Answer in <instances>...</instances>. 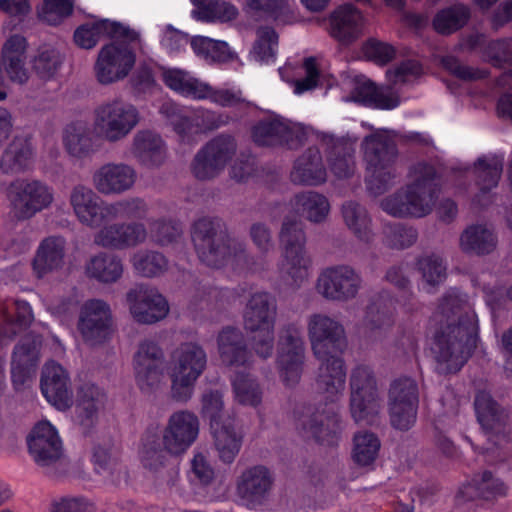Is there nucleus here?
<instances>
[{"label":"nucleus","instance_id":"1","mask_svg":"<svg viewBox=\"0 0 512 512\" xmlns=\"http://www.w3.org/2000/svg\"><path fill=\"white\" fill-rule=\"evenodd\" d=\"M431 352L442 372H456L468 360L478 340L477 315L463 295L452 293L431 317Z\"/></svg>","mask_w":512,"mask_h":512},{"label":"nucleus","instance_id":"2","mask_svg":"<svg viewBox=\"0 0 512 512\" xmlns=\"http://www.w3.org/2000/svg\"><path fill=\"white\" fill-rule=\"evenodd\" d=\"M191 238L199 259L220 268L228 263L246 262L245 244L230 236L226 223L218 217H202L194 222Z\"/></svg>","mask_w":512,"mask_h":512},{"label":"nucleus","instance_id":"3","mask_svg":"<svg viewBox=\"0 0 512 512\" xmlns=\"http://www.w3.org/2000/svg\"><path fill=\"white\" fill-rule=\"evenodd\" d=\"M437 190L435 169L420 163L411 169L408 184L382 200L381 207L392 216L423 217L432 211Z\"/></svg>","mask_w":512,"mask_h":512},{"label":"nucleus","instance_id":"4","mask_svg":"<svg viewBox=\"0 0 512 512\" xmlns=\"http://www.w3.org/2000/svg\"><path fill=\"white\" fill-rule=\"evenodd\" d=\"M346 347L343 326L333 319H322V401L334 404L345 389L346 366L341 355Z\"/></svg>","mask_w":512,"mask_h":512},{"label":"nucleus","instance_id":"5","mask_svg":"<svg viewBox=\"0 0 512 512\" xmlns=\"http://www.w3.org/2000/svg\"><path fill=\"white\" fill-rule=\"evenodd\" d=\"M367 165L366 182L374 195L385 192L396 177L397 149L394 136L387 130H376L364 138L362 143Z\"/></svg>","mask_w":512,"mask_h":512},{"label":"nucleus","instance_id":"6","mask_svg":"<svg viewBox=\"0 0 512 512\" xmlns=\"http://www.w3.org/2000/svg\"><path fill=\"white\" fill-rule=\"evenodd\" d=\"M139 121V111L134 105L113 99L95 108L93 132L108 143H117L125 139Z\"/></svg>","mask_w":512,"mask_h":512},{"label":"nucleus","instance_id":"7","mask_svg":"<svg viewBox=\"0 0 512 512\" xmlns=\"http://www.w3.org/2000/svg\"><path fill=\"white\" fill-rule=\"evenodd\" d=\"M114 41L103 46L94 65L97 81L109 85L125 79L135 65V49L140 47V35L130 41L126 37H113Z\"/></svg>","mask_w":512,"mask_h":512},{"label":"nucleus","instance_id":"8","mask_svg":"<svg viewBox=\"0 0 512 512\" xmlns=\"http://www.w3.org/2000/svg\"><path fill=\"white\" fill-rule=\"evenodd\" d=\"M305 234L302 223L284 218L279 233L283 260L280 265L282 278L291 286H299L308 277L307 261L304 257Z\"/></svg>","mask_w":512,"mask_h":512},{"label":"nucleus","instance_id":"9","mask_svg":"<svg viewBox=\"0 0 512 512\" xmlns=\"http://www.w3.org/2000/svg\"><path fill=\"white\" fill-rule=\"evenodd\" d=\"M207 365V354L202 346L193 342L181 344L172 354V396L186 401L191 389Z\"/></svg>","mask_w":512,"mask_h":512},{"label":"nucleus","instance_id":"10","mask_svg":"<svg viewBox=\"0 0 512 512\" xmlns=\"http://www.w3.org/2000/svg\"><path fill=\"white\" fill-rule=\"evenodd\" d=\"M8 197L18 220H27L48 208L53 202V190L35 179H17L8 188Z\"/></svg>","mask_w":512,"mask_h":512},{"label":"nucleus","instance_id":"11","mask_svg":"<svg viewBox=\"0 0 512 512\" xmlns=\"http://www.w3.org/2000/svg\"><path fill=\"white\" fill-rule=\"evenodd\" d=\"M237 150L235 139L220 134L208 141L194 156L191 172L198 180H211L217 177L233 158Z\"/></svg>","mask_w":512,"mask_h":512},{"label":"nucleus","instance_id":"12","mask_svg":"<svg viewBox=\"0 0 512 512\" xmlns=\"http://www.w3.org/2000/svg\"><path fill=\"white\" fill-rule=\"evenodd\" d=\"M419 402L417 383L402 377L391 383L388 393V411L391 425L398 430H408L416 422Z\"/></svg>","mask_w":512,"mask_h":512},{"label":"nucleus","instance_id":"13","mask_svg":"<svg viewBox=\"0 0 512 512\" xmlns=\"http://www.w3.org/2000/svg\"><path fill=\"white\" fill-rule=\"evenodd\" d=\"M275 478L263 465L245 469L236 481V495L240 503L251 510L267 505L271 499Z\"/></svg>","mask_w":512,"mask_h":512},{"label":"nucleus","instance_id":"14","mask_svg":"<svg viewBox=\"0 0 512 512\" xmlns=\"http://www.w3.org/2000/svg\"><path fill=\"white\" fill-rule=\"evenodd\" d=\"M304 359L303 342L295 324L284 326L279 334L277 368L281 380L293 386L300 380Z\"/></svg>","mask_w":512,"mask_h":512},{"label":"nucleus","instance_id":"15","mask_svg":"<svg viewBox=\"0 0 512 512\" xmlns=\"http://www.w3.org/2000/svg\"><path fill=\"white\" fill-rule=\"evenodd\" d=\"M164 353L157 342L144 339L133 357L135 380L144 393L158 388L164 375Z\"/></svg>","mask_w":512,"mask_h":512},{"label":"nucleus","instance_id":"16","mask_svg":"<svg viewBox=\"0 0 512 512\" xmlns=\"http://www.w3.org/2000/svg\"><path fill=\"white\" fill-rule=\"evenodd\" d=\"M29 455L48 472L63 456L62 441L57 430L48 422L37 423L27 436Z\"/></svg>","mask_w":512,"mask_h":512},{"label":"nucleus","instance_id":"17","mask_svg":"<svg viewBox=\"0 0 512 512\" xmlns=\"http://www.w3.org/2000/svg\"><path fill=\"white\" fill-rule=\"evenodd\" d=\"M129 311L140 324H154L164 319L169 312L166 299L156 288L138 285L127 292Z\"/></svg>","mask_w":512,"mask_h":512},{"label":"nucleus","instance_id":"18","mask_svg":"<svg viewBox=\"0 0 512 512\" xmlns=\"http://www.w3.org/2000/svg\"><path fill=\"white\" fill-rule=\"evenodd\" d=\"M198 433V418L188 411L173 413L166 427L159 432L163 437L165 448L174 456L185 453L196 440Z\"/></svg>","mask_w":512,"mask_h":512},{"label":"nucleus","instance_id":"19","mask_svg":"<svg viewBox=\"0 0 512 512\" xmlns=\"http://www.w3.org/2000/svg\"><path fill=\"white\" fill-rule=\"evenodd\" d=\"M136 169L124 162H107L92 176L94 188L104 196L121 195L130 191L137 181Z\"/></svg>","mask_w":512,"mask_h":512},{"label":"nucleus","instance_id":"20","mask_svg":"<svg viewBox=\"0 0 512 512\" xmlns=\"http://www.w3.org/2000/svg\"><path fill=\"white\" fill-rule=\"evenodd\" d=\"M70 205L80 223L98 228L109 219V203L104 202L91 188L76 185L69 197Z\"/></svg>","mask_w":512,"mask_h":512},{"label":"nucleus","instance_id":"21","mask_svg":"<svg viewBox=\"0 0 512 512\" xmlns=\"http://www.w3.org/2000/svg\"><path fill=\"white\" fill-rule=\"evenodd\" d=\"M148 232L141 222H119L102 227L94 236V243L107 249L134 248L146 241Z\"/></svg>","mask_w":512,"mask_h":512},{"label":"nucleus","instance_id":"22","mask_svg":"<svg viewBox=\"0 0 512 512\" xmlns=\"http://www.w3.org/2000/svg\"><path fill=\"white\" fill-rule=\"evenodd\" d=\"M40 388L46 400L58 410H67L73 404V392L67 371L54 361L42 369Z\"/></svg>","mask_w":512,"mask_h":512},{"label":"nucleus","instance_id":"23","mask_svg":"<svg viewBox=\"0 0 512 512\" xmlns=\"http://www.w3.org/2000/svg\"><path fill=\"white\" fill-rule=\"evenodd\" d=\"M110 321L109 306L102 300H90L81 309L78 328L84 340L95 345L108 337Z\"/></svg>","mask_w":512,"mask_h":512},{"label":"nucleus","instance_id":"24","mask_svg":"<svg viewBox=\"0 0 512 512\" xmlns=\"http://www.w3.org/2000/svg\"><path fill=\"white\" fill-rule=\"evenodd\" d=\"M38 336L27 335L14 348L11 362V378L16 389L25 386L34 376L39 360Z\"/></svg>","mask_w":512,"mask_h":512},{"label":"nucleus","instance_id":"25","mask_svg":"<svg viewBox=\"0 0 512 512\" xmlns=\"http://www.w3.org/2000/svg\"><path fill=\"white\" fill-rule=\"evenodd\" d=\"M277 304L268 292L256 291L250 295L243 309V326L247 332L275 326Z\"/></svg>","mask_w":512,"mask_h":512},{"label":"nucleus","instance_id":"26","mask_svg":"<svg viewBox=\"0 0 512 512\" xmlns=\"http://www.w3.org/2000/svg\"><path fill=\"white\" fill-rule=\"evenodd\" d=\"M131 153L141 166L148 169L159 168L167 158L165 142L151 130H139L135 133Z\"/></svg>","mask_w":512,"mask_h":512},{"label":"nucleus","instance_id":"27","mask_svg":"<svg viewBox=\"0 0 512 512\" xmlns=\"http://www.w3.org/2000/svg\"><path fill=\"white\" fill-rule=\"evenodd\" d=\"M102 37H126L130 41L137 39V32L118 22L103 19L78 27L74 33L75 43L84 49H91Z\"/></svg>","mask_w":512,"mask_h":512},{"label":"nucleus","instance_id":"28","mask_svg":"<svg viewBox=\"0 0 512 512\" xmlns=\"http://www.w3.org/2000/svg\"><path fill=\"white\" fill-rule=\"evenodd\" d=\"M360 285L359 275L347 266L326 269L322 275L323 294L331 299L352 298Z\"/></svg>","mask_w":512,"mask_h":512},{"label":"nucleus","instance_id":"29","mask_svg":"<svg viewBox=\"0 0 512 512\" xmlns=\"http://www.w3.org/2000/svg\"><path fill=\"white\" fill-rule=\"evenodd\" d=\"M364 16L352 4L339 6L330 16V33L342 43L356 40L362 33Z\"/></svg>","mask_w":512,"mask_h":512},{"label":"nucleus","instance_id":"30","mask_svg":"<svg viewBox=\"0 0 512 512\" xmlns=\"http://www.w3.org/2000/svg\"><path fill=\"white\" fill-rule=\"evenodd\" d=\"M210 429L218 458L225 464H231L242 447L244 439L242 430L236 428L235 419L232 416H228L224 423L214 424Z\"/></svg>","mask_w":512,"mask_h":512},{"label":"nucleus","instance_id":"31","mask_svg":"<svg viewBox=\"0 0 512 512\" xmlns=\"http://www.w3.org/2000/svg\"><path fill=\"white\" fill-rule=\"evenodd\" d=\"M105 393L91 383L83 384L78 391L76 419L84 434H88L98 421V412L105 403Z\"/></svg>","mask_w":512,"mask_h":512},{"label":"nucleus","instance_id":"32","mask_svg":"<svg viewBox=\"0 0 512 512\" xmlns=\"http://www.w3.org/2000/svg\"><path fill=\"white\" fill-rule=\"evenodd\" d=\"M217 346L221 361L227 366H244L248 363V351L242 331L236 327H224L217 336Z\"/></svg>","mask_w":512,"mask_h":512},{"label":"nucleus","instance_id":"33","mask_svg":"<svg viewBox=\"0 0 512 512\" xmlns=\"http://www.w3.org/2000/svg\"><path fill=\"white\" fill-rule=\"evenodd\" d=\"M26 39L20 35L11 36L4 44L1 63L12 82L24 84L28 81L26 63Z\"/></svg>","mask_w":512,"mask_h":512},{"label":"nucleus","instance_id":"34","mask_svg":"<svg viewBox=\"0 0 512 512\" xmlns=\"http://www.w3.org/2000/svg\"><path fill=\"white\" fill-rule=\"evenodd\" d=\"M279 73L282 79L293 87V92L297 95L315 90L320 77L316 57L305 58L298 66L287 64L279 69Z\"/></svg>","mask_w":512,"mask_h":512},{"label":"nucleus","instance_id":"35","mask_svg":"<svg viewBox=\"0 0 512 512\" xmlns=\"http://www.w3.org/2000/svg\"><path fill=\"white\" fill-rule=\"evenodd\" d=\"M170 456L172 455L165 448L163 437L157 429H147L139 448V459L143 468L157 473L167 465Z\"/></svg>","mask_w":512,"mask_h":512},{"label":"nucleus","instance_id":"36","mask_svg":"<svg viewBox=\"0 0 512 512\" xmlns=\"http://www.w3.org/2000/svg\"><path fill=\"white\" fill-rule=\"evenodd\" d=\"M65 247L66 241L60 236L47 237L40 243L33 260V268L38 277L62 267Z\"/></svg>","mask_w":512,"mask_h":512},{"label":"nucleus","instance_id":"37","mask_svg":"<svg viewBox=\"0 0 512 512\" xmlns=\"http://www.w3.org/2000/svg\"><path fill=\"white\" fill-rule=\"evenodd\" d=\"M503 170V159L497 156H483L475 163L476 184L479 194L477 204L484 206L489 202V192L498 185Z\"/></svg>","mask_w":512,"mask_h":512},{"label":"nucleus","instance_id":"38","mask_svg":"<svg viewBox=\"0 0 512 512\" xmlns=\"http://www.w3.org/2000/svg\"><path fill=\"white\" fill-rule=\"evenodd\" d=\"M92 462L96 473L111 484H118L125 475L118 451L110 440L94 446Z\"/></svg>","mask_w":512,"mask_h":512},{"label":"nucleus","instance_id":"39","mask_svg":"<svg viewBox=\"0 0 512 512\" xmlns=\"http://www.w3.org/2000/svg\"><path fill=\"white\" fill-rule=\"evenodd\" d=\"M63 143L69 155L78 159L86 158L95 152L91 128L83 121L72 122L66 126Z\"/></svg>","mask_w":512,"mask_h":512},{"label":"nucleus","instance_id":"40","mask_svg":"<svg viewBox=\"0 0 512 512\" xmlns=\"http://www.w3.org/2000/svg\"><path fill=\"white\" fill-rule=\"evenodd\" d=\"M31 143L16 137L4 150L0 159V170L5 174H16L27 170L32 162Z\"/></svg>","mask_w":512,"mask_h":512},{"label":"nucleus","instance_id":"41","mask_svg":"<svg viewBox=\"0 0 512 512\" xmlns=\"http://www.w3.org/2000/svg\"><path fill=\"white\" fill-rule=\"evenodd\" d=\"M123 263L117 255L101 252L90 259L86 266L87 275L102 283H114L123 274Z\"/></svg>","mask_w":512,"mask_h":512},{"label":"nucleus","instance_id":"42","mask_svg":"<svg viewBox=\"0 0 512 512\" xmlns=\"http://www.w3.org/2000/svg\"><path fill=\"white\" fill-rule=\"evenodd\" d=\"M462 493L469 499L480 497L492 500L505 497L508 494V487L501 479L494 477L490 472H484L475 476L470 483L463 486Z\"/></svg>","mask_w":512,"mask_h":512},{"label":"nucleus","instance_id":"43","mask_svg":"<svg viewBox=\"0 0 512 512\" xmlns=\"http://www.w3.org/2000/svg\"><path fill=\"white\" fill-rule=\"evenodd\" d=\"M497 244L493 231L485 225H472L460 236V247L463 251L475 254H488Z\"/></svg>","mask_w":512,"mask_h":512},{"label":"nucleus","instance_id":"44","mask_svg":"<svg viewBox=\"0 0 512 512\" xmlns=\"http://www.w3.org/2000/svg\"><path fill=\"white\" fill-rule=\"evenodd\" d=\"M320 173V150L317 146L308 148L296 161L291 180L296 184L315 185Z\"/></svg>","mask_w":512,"mask_h":512},{"label":"nucleus","instance_id":"45","mask_svg":"<svg viewBox=\"0 0 512 512\" xmlns=\"http://www.w3.org/2000/svg\"><path fill=\"white\" fill-rule=\"evenodd\" d=\"M131 264L138 275L146 278L159 277L169 267V261L164 254L149 249L135 252L131 257Z\"/></svg>","mask_w":512,"mask_h":512},{"label":"nucleus","instance_id":"46","mask_svg":"<svg viewBox=\"0 0 512 512\" xmlns=\"http://www.w3.org/2000/svg\"><path fill=\"white\" fill-rule=\"evenodd\" d=\"M288 129L287 120L281 117H267L258 121L252 128L253 141L259 146L284 144V132Z\"/></svg>","mask_w":512,"mask_h":512},{"label":"nucleus","instance_id":"47","mask_svg":"<svg viewBox=\"0 0 512 512\" xmlns=\"http://www.w3.org/2000/svg\"><path fill=\"white\" fill-rule=\"evenodd\" d=\"M342 216L348 229L359 241L370 243L373 240L370 219L360 204L352 201L345 203L342 207Z\"/></svg>","mask_w":512,"mask_h":512},{"label":"nucleus","instance_id":"48","mask_svg":"<svg viewBox=\"0 0 512 512\" xmlns=\"http://www.w3.org/2000/svg\"><path fill=\"white\" fill-rule=\"evenodd\" d=\"M162 78L170 89L181 95L200 99L204 82L193 77L189 72L178 68L165 69L162 72Z\"/></svg>","mask_w":512,"mask_h":512},{"label":"nucleus","instance_id":"49","mask_svg":"<svg viewBox=\"0 0 512 512\" xmlns=\"http://www.w3.org/2000/svg\"><path fill=\"white\" fill-rule=\"evenodd\" d=\"M354 100L366 106L386 110L394 109L400 103L399 97L394 91L389 88H378L370 82L359 87Z\"/></svg>","mask_w":512,"mask_h":512},{"label":"nucleus","instance_id":"50","mask_svg":"<svg viewBox=\"0 0 512 512\" xmlns=\"http://www.w3.org/2000/svg\"><path fill=\"white\" fill-rule=\"evenodd\" d=\"M474 405L478 421L484 429L498 431L502 427L505 415L489 393L485 391L478 392Z\"/></svg>","mask_w":512,"mask_h":512},{"label":"nucleus","instance_id":"51","mask_svg":"<svg viewBox=\"0 0 512 512\" xmlns=\"http://www.w3.org/2000/svg\"><path fill=\"white\" fill-rule=\"evenodd\" d=\"M469 18V7L457 3L439 11L433 20V26L440 34H451L462 28Z\"/></svg>","mask_w":512,"mask_h":512},{"label":"nucleus","instance_id":"52","mask_svg":"<svg viewBox=\"0 0 512 512\" xmlns=\"http://www.w3.org/2000/svg\"><path fill=\"white\" fill-rule=\"evenodd\" d=\"M380 440L372 432L359 431L353 436L352 459L360 466L372 464L380 450Z\"/></svg>","mask_w":512,"mask_h":512},{"label":"nucleus","instance_id":"53","mask_svg":"<svg viewBox=\"0 0 512 512\" xmlns=\"http://www.w3.org/2000/svg\"><path fill=\"white\" fill-rule=\"evenodd\" d=\"M63 59L59 51L52 47H41L31 60L33 71L42 80H50L58 73Z\"/></svg>","mask_w":512,"mask_h":512},{"label":"nucleus","instance_id":"54","mask_svg":"<svg viewBox=\"0 0 512 512\" xmlns=\"http://www.w3.org/2000/svg\"><path fill=\"white\" fill-rule=\"evenodd\" d=\"M278 48V35L270 27H260L256 32V40L251 50V56L260 63H270L275 60Z\"/></svg>","mask_w":512,"mask_h":512},{"label":"nucleus","instance_id":"55","mask_svg":"<svg viewBox=\"0 0 512 512\" xmlns=\"http://www.w3.org/2000/svg\"><path fill=\"white\" fill-rule=\"evenodd\" d=\"M183 230L179 222L172 219H156L149 222V236L156 245L165 247L176 243Z\"/></svg>","mask_w":512,"mask_h":512},{"label":"nucleus","instance_id":"56","mask_svg":"<svg viewBox=\"0 0 512 512\" xmlns=\"http://www.w3.org/2000/svg\"><path fill=\"white\" fill-rule=\"evenodd\" d=\"M235 400L246 406L256 407L262 401V391L255 378L248 374H237L232 381Z\"/></svg>","mask_w":512,"mask_h":512},{"label":"nucleus","instance_id":"57","mask_svg":"<svg viewBox=\"0 0 512 512\" xmlns=\"http://www.w3.org/2000/svg\"><path fill=\"white\" fill-rule=\"evenodd\" d=\"M380 410L378 395H351L350 411L358 424H371Z\"/></svg>","mask_w":512,"mask_h":512},{"label":"nucleus","instance_id":"58","mask_svg":"<svg viewBox=\"0 0 512 512\" xmlns=\"http://www.w3.org/2000/svg\"><path fill=\"white\" fill-rule=\"evenodd\" d=\"M320 413L316 405H305L298 412L296 427L300 436L307 442L320 440Z\"/></svg>","mask_w":512,"mask_h":512},{"label":"nucleus","instance_id":"59","mask_svg":"<svg viewBox=\"0 0 512 512\" xmlns=\"http://www.w3.org/2000/svg\"><path fill=\"white\" fill-rule=\"evenodd\" d=\"M247 7L262 13L280 23H288L293 18L289 0H246Z\"/></svg>","mask_w":512,"mask_h":512},{"label":"nucleus","instance_id":"60","mask_svg":"<svg viewBox=\"0 0 512 512\" xmlns=\"http://www.w3.org/2000/svg\"><path fill=\"white\" fill-rule=\"evenodd\" d=\"M418 267L428 290L430 287L441 284L446 278V262L437 254L421 257L418 261Z\"/></svg>","mask_w":512,"mask_h":512},{"label":"nucleus","instance_id":"61","mask_svg":"<svg viewBox=\"0 0 512 512\" xmlns=\"http://www.w3.org/2000/svg\"><path fill=\"white\" fill-rule=\"evenodd\" d=\"M148 212V205L140 197H130L109 203V219L124 217L127 219H143Z\"/></svg>","mask_w":512,"mask_h":512},{"label":"nucleus","instance_id":"62","mask_svg":"<svg viewBox=\"0 0 512 512\" xmlns=\"http://www.w3.org/2000/svg\"><path fill=\"white\" fill-rule=\"evenodd\" d=\"M201 412L209 420L210 427L226 422L229 413L224 410L223 395L219 390L205 391L201 398Z\"/></svg>","mask_w":512,"mask_h":512},{"label":"nucleus","instance_id":"63","mask_svg":"<svg viewBox=\"0 0 512 512\" xmlns=\"http://www.w3.org/2000/svg\"><path fill=\"white\" fill-rule=\"evenodd\" d=\"M356 140L349 141L341 139L337 141L334 146V153L337 154L335 159H332L331 169L338 177H348L354 171L353 161V145Z\"/></svg>","mask_w":512,"mask_h":512},{"label":"nucleus","instance_id":"64","mask_svg":"<svg viewBox=\"0 0 512 512\" xmlns=\"http://www.w3.org/2000/svg\"><path fill=\"white\" fill-rule=\"evenodd\" d=\"M237 15L238 10L234 5L218 0H214L212 4L205 9H194L192 11V16L195 19L205 22H227L235 19Z\"/></svg>","mask_w":512,"mask_h":512}]
</instances>
